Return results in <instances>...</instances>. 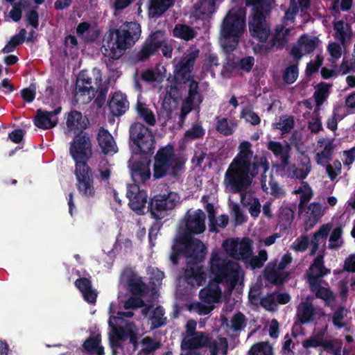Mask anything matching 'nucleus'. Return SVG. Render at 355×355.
I'll list each match as a JSON object with an SVG mask.
<instances>
[{
  "instance_id": "obj_1",
  "label": "nucleus",
  "mask_w": 355,
  "mask_h": 355,
  "mask_svg": "<svg viewBox=\"0 0 355 355\" xmlns=\"http://www.w3.org/2000/svg\"><path fill=\"white\" fill-rule=\"evenodd\" d=\"M251 148L252 144L247 141L239 144V153L224 175L225 189L234 193L248 191L253 179L261 172L260 183L263 191L277 196L282 195L284 192L275 181L267 159L263 156L254 155Z\"/></svg>"
},
{
  "instance_id": "obj_2",
  "label": "nucleus",
  "mask_w": 355,
  "mask_h": 355,
  "mask_svg": "<svg viewBox=\"0 0 355 355\" xmlns=\"http://www.w3.org/2000/svg\"><path fill=\"white\" fill-rule=\"evenodd\" d=\"M209 266L214 279L200 290L199 296L201 302L193 305V308L200 315L208 314L213 309L212 304L219 302L222 293L219 283L226 287L227 293L230 295L236 285L243 279V272L239 265L228 260L220 252H212Z\"/></svg>"
},
{
  "instance_id": "obj_3",
  "label": "nucleus",
  "mask_w": 355,
  "mask_h": 355,
  "mask_svg": "<svg viewBox=\"0 0 355 355\" xmlns=\"http://www.w3.org/2000/svg\"><path fill=\"white\" fill-rule=\"evenodd\" d=\"M173 253L170 257L171 261L175 263L178 257L182 254L187 261V267L184 273V279L192 287H199L204 284L207 278V274L202 266H197L206 255V247L199 239L192 238L189 235L180 236L172 246Z\"/></svg>"
},
{
  "instance_id": "obj_4",
  "label": "nucleus",
  "mask_w": 355,
  "mask_h": 355,
  "mask_svg": "<svg viewBox=\"0 0 355 355\" xmlns=\"http://www.w3.org/2000/svg\"><path fill=\"white\" fill-rule=\"evenodd\" d=\"M141 28L136 22H125L110 33L103 40L102 53L111 59H119L139 40Z\"/></svg>"
},
{
  "instance_id": "obj_5",
  "label": "nucleus",
  "mask_w": 355,
  "mask_h": 355,
  "mask_svg": "<svg viewBox=\"0 0 355 355\" xmlns=\"http://www.w3.org/2000/svg\"><path fill=\"white\" fill-rule=\"evenodd\" d=\"M141 28L136 22H125L110 33L103 40L102 53L111 59H119L139 40Z\"/></svg>"
},
{
  "instance_id": "obj_6",
  "label": "nucleus",
  "mask_w": 355,
  "mask_h": 355,
  "mask_svg": "<svg viewBox=\"0 0 355 355\" xmlns=\"http://www.w3.org/2000/svg\"><path fill=\"white\" fill-rule=\"evenodd\" d=\"M245 17L244 10L236 7L231 9L223 19L220 28V43L226 52L236 48L239 38L245 31Z\"/></svg>"
},
{
  "instance_id": "obj_7",
  "label": "nucleus",
  "mask_w": 355,
  "mask_h": 355,
  "mask_svg": "<svg viewBox=\"0 0 355 355\" xmlns=\"http://www.w3.org/2000/svg\"><path fill=\"white\" fill-rule=\"evenodd\" d=\"M185 161L174 155L173 148L167 146L159 150L155 157L153 176L159 179L171 173L178 176L183 170Z\"/></svg>"
},
{
  "instance_id": "obj_8",
  "label": "nucleus",
  "mask_w": 355,
  "mask_h": 355,
  "mask_svg": "<svg viewBox=\"0 0 355 355\" xmlns=\"http://www.w3.org/2000/svg\"><path fill=\"white\" fill-rule=\"evenodd\" d=\"M273 0H250L253 6L252 18L249 21L251 35L259 42H266L270 34V27L263 12H267Z\"/></svg>"
},
{
  "instance_id": "obj_9",
  "label": "nucleus",
  "mask_w": 355,
  "mask_h": 355,
  "mask_svg": "<svg viewBox=\"0 0 355 355\" xmlns=\"http://www.w3.org/2000/svg\"><path fill=\"white\" fill-rule=\"evenodd\" d=\"M101 81V73L98 69H94L90 75L80 73L76 80L74 94L76 101L80 104L89 103L100 87Z\"/></svg>"
},
{
  "instance_id": "obj_10",
  "label": "nucleus",
  "mask_w": 355,
  "mask_h": 355,
  "mask_svg": "<svg viewBox=\"0 0 355 355\" xmlns=\"http://www.w3.org/2000/svg\"><path fill=\"white\" fill-rule=\"evenodd\" d=\"M130 137L135 147L136 153H148L155 148V139L152 132L142 123L137 122L130 126Z\"/></svg>"
},
{
  "instance_id": "obj_11",
  "label": "nucleus",
  "mask_w": 355,
  "mask_h": 355,
  "mask_svg": "<svg viewBox=\"0 0 355 355\" xmlns=\"http://www.w3.org/2000/svg\"><path fill=\"white\" fill-rule=\"evenodd\" d=\"M222 246L227 255L236 260L248 261L253 254L252 241L247 237L227 239Z\"/></svg>"
},
{
  "instance_id": "obj_12",
  "label": "nucleus",
  "mask_w": 355,
  "mask_h": 355,
  "mask_svg": "<svg viewBox=\"0 0 355 355\" xmlns=\"http://www.w3.org/2000/svg\"><path fill=\"white\" fill-rule=\"evenodd\" d=\"M180 203V196L174 191L155 196L150 200V211L153 218H163L168 211Z\"/></svg>"
},
{
  "instance_id": "obj_13",
  "label": "nucleus",
  "mask_w": 355,
  "mask_h": 355,
  "mask_svg": "<svg viewBox=\"0 0 355 355\" xmlns=\"http://www.w3.org/2000/svg\"><path fill=\"white\" fill-rule=\"evenodd\" d=\"M197 322L189 320L185 325V331L181 343L183 349H197L207 347L210 343V337L204 332H196Z\"/></svg>"
},
{
  "instance_id": "obj_14",
  "label": "nucleus",
  "mask_w": 355,
  "mask_h": 355,
  "mask_svg": "<svg viewBox=\"0 0 355 355\" xmlns=\"http://www.w3.org/2000/svg\"><path fill=\"white\" fill-rule=\"evenodd\" d=\"M199 49L191 47L175 67V78L177 80L185 83L191 80V73L196 58L199 55Z\"/></svg>"
},
{
  "instance_id": "obj_15",
  "label": "nucleus",
  "mask_w": 355,
  "mask_h": 355,
  "mask_svg": "<svg viewBox=\"0 0 355 355\" xmlns=\"http://www.w3.org/2000/svg\"><path fill=\"white\" fill-rule=\"evenodd\" d=\"M326 207L318 202H313L299 207V214L304 221L305 232L312 229L323 217Z\"/></svg>"
},
{
  "instance_id": "obj_16",
  "label": "nucleus",
  "mask_w": 355,
  "mask_h": 355,
  "mask_svg": "<svg viewBox=\"0 0 355 355\" xmlns=\"http://www.w3.org/2000/svg\"><path fill=\"white\" fill-rule=\"evenodd\" d=\"M70 154L75 161L87 160L92 155L89 137L80 132L71 144Z\"/></svg>"
},
{
  "instance_id": "obj_17",
  "label": "nucleus",
  "mask_w": 355,
  "mask_h": 355,
  "mask_svg": "<svg viewBox=\"0 0 355 355\" xmlns=\"http://www.w3.org/2000/svg\"><path fill=\"white\" fill-rule=\"evenodd\" d=\"M184 230L189 234H201L205 230V214L200 209L189 210L184 219Z\"/></svg>"
},
{
  "instance_id": "obj_18",
  "label": "nucleus",
  "mask_w": 355,
  "mask_h": 355,
  "mask_svg": "<svg viewBox=\"0 0 355 355\" xmlns=\"http://www.w3.org/2000/svg\"><path fill=\"white\" fill-rule=\"evenodd\" d=\"M312 171V164L310 157L302 154L298 158L297 164H292L286 169L288 177L304 181Z\"/></svg>"
},
{
  "instance_id": "obj_19",
  "label": "nucleus",
  "mask_w": 355,
  "mask_h": 355,
  "mask_svg": "<svg viewBox=\"0 0 355 355\" xmlns=\"http://www.w3.org/2000/svg\"><path fill=\"white\" fill-rule=\"evenodd\" d=\"M334 140L330 138H320L315 147V159L318 165L324 166L331 159L334 150Z\"/></svg>"
},
{
  "instance_id": "obj_20",
  "label": "nucleus",
  "mask_w": 355,
  "mask_h": 355,
  "mask_svg": "<svg viewBox=\"0 0 355 355\" xmlns=\"http://www.w3.org/2000/svg\"><path fill=\"white\" fill-rule=\"evenodd\" d=\"M198 83L191 80L189 83V94L182 104L180 119L184 121L186 116L193 110L195 105H198L202 102L201 96L198 92Z\"/></svg>"
},
{
  "instance_id": "obj_21",
  "label": "nucleus",
  "mask_w": 355,
  "mask_h": 355,
  "mask_svg": "<svg viewBox=\"0 0 355 355\" xmlns=\"http://www.w3.org/2000/svg\"><path fill=\"white\" fill-rule=\"evenodd\" d=\"M120 284L128 289L133 295L142 293L146 286L141 278L130 269L123 271L120 277Z\"/></svg>"
},
{
  "instance_id": "obj_22",
  "label": "nucleus",
  "mask_w": 355,
  "mask_h": 355,
  "mask_svg": "<svg viewBox=\"0 0 355 355\" xmlns=\"http://www.w3.org/2000/svg\"><path fill=\"white\" fill-rule=\"evenodd\" d=\"M289 32V28H286L283 25H277L270 39L261 45V51L267 53L275 46L282 47L287 42Z\"/></svg>"
},
{
  "instance_id": "obj_23",
  "label": "nucleus",
  "mask_w": 355,
  "mask_h": 355,
  "mask_svg": "<svg viewBox=\"0 0 355 355\" xmlns=\"http://www.w3.org/2000/svg\"><path fill=\"white\" fill-rule=\"evenodd\" d=\"M147 193L141 191L137 184H131L128 187L127 197L129 198L130 207L136 211H141L147 202Z\"/></svg>"
},
{
  "instance_id": "obj_24",
  "label": "nucleus",
  "mask_w": 355,
  "mask_h": 355,
  "mask_svg": "<svg viewBox=\"0 0 355 355\" xmlns=\"http://www.w3.org/2000/svg\"><path fill=\"white\" fill-rule=\"evenodd\" d=\"M61 107H58L53 111L37 110L35 119V125L42 129H50L58 123L57 115L60 113Z\"/></svg>"
},
{
  "instance_id": "obj_25",
  "label": "nucleus",
  "mask_w": 355,
  "mask_h": 355,
  "mask_svg": "<svg viewBox=\"0 0 355 355\" xmlns=\"http://www.w3.org/2000/svg\"><path fill=\"white\" fill-rule=\"evenodd\" d=\"M120 319V317H115L110 315L109 319V326L112 329V332L114 334V338L116 340H124L127 337H130L131 339L135 336L138 333V329L136 325L132 323H127L125 328L118 327L115 324L117 320Z\"/></svg>"
},
{
  "instance_id": "obj_26",
  "label": "nucleus",
  "mask_w": 355,
  "mask_h": 355,
  "mask_svg": "<svg viewBox=\"0 0 355 355\" xmlns=\"http://www.w3.org/2000/svg\"><path fill=\"white\" fill-rule=\"evenodd\" d=\"M329 273L330 270L324 266V256L318 255L309 267L307 273L308 282L314 286V282H320V278Z\"/></svg>"
},
{
  "instance_id": "obj_27",
  "label": "nucleus",
  "mask_w": 355,
  "mask_h": 355,
  "mask_svg": "<svg viewBox=\"0 0 355 355\" xmlns=\"http://www.w3.org/2000/svg\"><path fill=\"white\" fill-rule=\"evenodd\" d=\"M317 45V41L308 35L302 36L297 45L293 46L291 54L295 59H300L303 55L312 52Z\"/></svg>"
},
{
  "instance_id": "obj_28",
  "label": "nucleus",
  "mask_w": 355,
  "mask_h": 355,
  "mask_svg": "<svg viewBox=\"0 0 355 355\" xmlns=\"http://www.w3.org/2000/svg\"><path fill=\"white\" fill-rule=\"evenodd\" d=\"M67 129L65 134L71 137L73 133L76 130H80L85 128L86 119L83 116L80 112L77 111H72L68 113L67 116Z\"/></svg>"
},
{
  "instance_id": "obj_29",
  "label": "nucleus",
  "mask_w": 355,
  "mask_h": 355,
  "mask_svg": "<svg viewBox=\"0 0 355 355\" xmlns=\"http://www.w3.org/2000/svg\"><path fill=\"white\" fill-rule=\"evenodd\" d=\"M268 150L272 151L275 157H278L284 165L288 164L290 158L291 146L288 143H280L270 141L267 144Z\"/></svg>"
},
{
  "instance_id": "obj_30",
  "label": "nucleus",
  "mask_w": 355,
  "mask_h": 355,
  "mask_svg": "<svg viewBox=\"0 0 355 355\" xmlns=\"http://www.w3.org/2000/svg\"><path fill=\"white\" fill-rule=\"evenodd\" d=\"M98 142L104 154H113L116 153L117 146L110 132L104 128L99 130Z\"/></svg>"
},
{
  "instance_id": "obj_31",
  "label": "nucleus",
  "mask_w": 355,
  "mask_h": 355,
  "mask_svg": "<svg viewBox=\"0 0 355 355\" xmlns=\"http://www.w3.org/2000/svg\"><path fill=\"white\" fill-rule=\"evenodd\" d=\"M128 107L125 96L121 92H115L109 102V108L114 116L123 114Z\"/></svg>"
},
{
  "instance_id": "obj_32",
  "label": "nucleus",
  "mask_w": 355,
  "mask_h": 355,
  "mask_svg": "<svg viewBox=\"0 0 355 355\" xmlns=\"http://www.w3.org/2000/svg\"><path fill=\"white\" fill-rule=\"evenodd\" d=\"M316 314L312 303L307 297L305 301L302 302L297 308V318L301 323H307L313 320Z\"/></svg>"
},
{
  "instance_id": "obj_33",
  "label": "nucleus",
  "mask_w": 355,
  "mask_h": 355,
  "mask_svg": "<svg viewBox=\"0 0 355 355\" xmlns=\"http://www.w3.org/2000/svg\"><path fill=\"white\" fill-rule=\"evenodd\" d=\"M241 194V202L243 206H248V211L250 215L257 218L261 212V204L259 200L257 198H254L247 191H239Z\"/></svg>"
},
{
  "instance_id": "obj_34",
  "label": "nucleus",
  "mask_w": 355,
  "mask_h": 355,
  "mask_svg": "<svg viewBox=\"0 0 355 355\" xmlns=\"http://www.w3.org/2000/svg\"><path fill=\"white\" fill-rule=\"evenodd\" d=\"M254 64V59L253 57L249 56L243 58L237 61H228L224 66L225 71L232 73L235 71L242 70L245 72H249L252 69Z\"/></svg>"
},
{
  "instance_id": "obj_35",
  "label": "nucleus",
  "mask_w": 355,
  "mask_h": 355,
  "mask_svg": "<svg viewBox=\"0 0 355 355\" xmlns=\"http://www.w3.org/2000/svg\"><path fill=\"white\" fill-rule=\"evenodd\" d=\"M288 273L281 270L278 266L268 265L264 271L265 278L272 284L279 285L287 278Z\"/></svg>"
},
{
  "instance_id": "obj_36",
  "label": "nucleus",
  "mask_w": 355,
  "mask_h": 355,
  "mask_svg": "<svg viewBox=\"0 0 355 355\" xmlns=\"http://www.w3.org/2000/svg\"><path fill=\"white\" fill-rule=\"evenodd\" d=\"M75 285L82 293L84 299L89 303H95L97 293L92 288L91 282L86 278H80L75 282Z\"/></svg>"
},
{
  "instance_id": "obj_37",
  "label": "nucleus",
  "mask_w": 355,
  "mask_h": 355,
  "mask_svg": "<svg viewBox=\"0 0 355 355\" xmlns=\"http://www.w3.org/2000/svg\"><path fill=\"white\" fill-rule=\"evenodd\" d=\"M332 228L331 224L327 223L321 225L319 230L315 232L313 234V237L311 240V248L310 251V254L313 255L318 249L319 245L321 243H324L325 241L326 238L327 237L329 232Z\"/></svg>"
},
{
  "instance_id": "obj_38",
  "label": "nucleus",
  "mask_w": 355,
  "mask_h": 355,
  "mask_svg": "<svg viewBox=\"0 0 355 355\" xmlns=\"http://www.w3.org/2000/svg\"><path fill=\"white\" fill-rule=\"evenodd\" d=\"M293 193L299 196V207H302L310 201L314 195V191L310 184L305 181H302L300 184L295 188Z\"/></svg>"
},
{
  "instance_id": "obj_39",
  "label": "nucleus",
  "mask_w": 355,
  "mask_h": 355,
  "mask_svg": "<svg viewBox=\"0 0 355 355\" xmlns=\"http://www.w3.org/2000/svg\"><path fill=\"white\" fill-rule=\"evenodd\" d=\"M172 3L173 0H150L148 5V15L151 17L161 15Z\"/></svg>"
},
{
  "instance_id": "obj_40",
  "label": "nucleus",
  "mask_w": 355,
  "mask_h": 355,
  "mask_svg": "<svg viewBox=\"0 0 355 355\" xmlns=\"http://www.w3.org/2000/svg\"><path fill=\"white\" fill-rule=\"evenodd\" d=\"M131 176L135 183H144L150 177V168L148 166L144 164L134 166Z\"/></svg>"
},
{
  "instance_id": "obj_41",
  "label": "nucleus",
  "mask_w": 355,
  "mask_h": 355,
  "mask_svg": "<svg viewBox=\"0 0 355 355\" xmlns=\"http://www.w3.org/2000/svg\"><path fill=\"white\" fill-rule=\"evenodd\" d=\"M311 290L315 293L316 297L322 299L327 305L332 306L334 302L333 293L328 288L320 286V282L309 284Z\"/></svg>"
},
{
  "instance_id": "obj_42",
  "label": "nucleus",
  "mask_w": 355,
  "mask_h": 355,
  "mask_svg": "<svg viewBox=\"0 0 355 355\" xmlns=\"http://www.w3.org/2000/svg\"><path fill=\"white\" fill-rule=\"evenodd\" d=\"M216 0H200L195 6V13L198 17L209 16L215 10Z\"/></svg>"
},
{
  "instance_id": "obj_43",
  "label": "nucleus",
  "mask_w": 355,
  "mask_h": 355,
  "mask_svg": "<svg viewBox=\"0 0 355 355\" xmlns=\"http://www.w3.org/2000/svg\"><path fill=\"white\" fill-rule=\"evenodd\" d=\"M211 355H226L228 349L227 340L225 338H218L208 344Z\"/></svg>"
},
{
  "instance_id": "obj_44",
  "label": "nucleus",
  "mask_w": 355,
  "mask_h": 355,
  "mask_svg": "<svg viewBox=\"0 0 355 355\" xmlns=\"http://www.w3.org/2000/svg\"><path fill=\"white\" fill-rule=\"evenodd\" d=\"M334 28L335 31V37L342 44H344L347 39L351 37V30L348 24L338 21L334 22Z\"/></svg>"
},
{
  "instance_id": "obj_45",
  "label": "nucleus",
  "mask_w": 355,
  "mask_h": 355,
  "mask_svg": "<svg viewBox=\"0 0 355 355\" xmlns=\"http://www.w3.org/2000/svg\"><path fill=\"white\" fill-rule=\"evenodd\" d=\"M101 341V336L98 334L86 340L83 347L89 352L96 354L97 355H103L104 354V349L100 345Z\"/></svg>"
},
{
  "instance_id": "obj_46",
  "label": "nucleus",
  "mask_w": 355,
  "mask_h": 355,
  "mask_svg": "<svg viewBox=\"0 0 355 355\" xmlns=\"http://www.w3.org/2000/svg\"><path fill=\"white\" fill-rule=\"evenodd\" d=\"M77 180V188L81 195L85 197L94 196L95 189L93 185L92 178L83 179L82 176H79Z\"/></svg>"
},
{
  "instance_id": "obj_47",
  "label": "nucleus",
  "mask_w": 355,
  "mask_h": 355,
  "mask_svg": "<svg viewBox=\"0 0 355 355\" xmlns=\"http://www.w3.org/2000/svg\"><path fill=\"white\" fill-rule=\"evenodd\" d=\"M166 318L164 317V311L161 306H157L150 311L149 321L152 329L158 328L164 325Z\"/></svg>"
},
{
  "instance_id": "obj_48",
  "label": "nucleus",
  "mask_w": 355,
  "mask_h": 355,
  "mask_svg": "<svg viewBox=\"0 0 355 355\" xmlns=\"http://www.w3.org/2000/svg\"><path fill=\"white\" fill-rule=\"evenodd\" d=\"M325 329L320 330L318 333H314L311 337L304 340L302 346L304 348L324 347L325 340L324 339Z\"/></svg>"
},
{
  "instance_id": "obj_49",
  "label": "nucleus",
  "mask_w": 355,
  "mask_h": 355,
  "mask_svg": "<svg viewBox=\"0 0 355 355\" xmlns=\"http://www.w3.org/2000/svg\"><path fill=\"white\" fill-rule=\"evenodd\" d=\"M295 121L294 118L291 116H282L278 119V121L273 123L275 129L279 130L282 134L290 132L294 127Z\"/></svg>"
},
{
  "instance_id": "obj_50",
  "label": "nucleus",
  "mask_w": 355,
  "mask_h": 355,
  "mask_svg": "<svg viewBox=\"0 0 355 355\" xmlns=\"http://www.w3.org/2000/svg\"><path fill=\"white\" fill-rule=\"evenodd\" d=\"M247 324V318L245 316L239 312L235 313L231 318L230 323L227 324V327L233 331H241Z\"/></svg>"
},
{
  "instance_id": "obj_51",
  "label": "nucleus",
  "mask_w": 355,
  "mask_h": 355,
  "mask_svg": "<svg viewBox=\"0 0 355 355\" xmlns=\"http://www.w3.org/2000/svg\"><path fill=\"white\" fill-rule=\"evenodd\" d=\"M173 33L175 37L187 41L193 39L196 36L195 31L184 24H177L173 31Z\"/></svg>"
},
{
  "instance_id": "obj_52",
  "label": "nucleus",
  "mask_w": 355,
  "mask_h": 355,
  "mask_svg": "<svg viewBox=\"0 0 355 355\" xmlns=\"http://www.w3.org/2000/svg\"><path fill=\"white\" fill-rule=\"evenodd\" d=\"M26 35V31L24 28L21 29L19 33L12 37L8 44L4 46L3 51L5 53L12 52L17 45L24 42Z\"/></svg>"
},
{
  "instance_id": "obj_53",
  "label": "nucleus",
  "mask_w": 355,
  "mask_h": 355,
  "mask_svg": "<svg viewBox=\"0 0 355 355\" xmlns=\"http://www.w3.org/2000/svg\"><path fill=\"white\" fill-rule=\"evenodd\" d=\"M331 85L322 83L319 84L314 93V98L318 107H320L329 94Z\"/></svg>"
},
{
  "instance_id": "obj_54",
  "label": "nucleus",
  "mask_w": 355,
  "mask_h": 355,
  "mask_svg": "<svg viewBox=\"0 0 355 355\" xmlns=\"http://www.w3.org/2000/svg\"><path fill=\"white\" fill-rule=\"evenodd\" d=\"M165 33L162 31H156L146 40L149 44L157 51L166 42Z\"/></svg>"
},
{
  "instance_id": "obj_55",
  "label": "nucleus",
  "mask_w": 355,
  "mask_h": 355,
  "mask_svg": "<svg viewBox=\"0 0 355 355\" xmlns=\"http://www.w3.org/2000/svg\"><path fill=\"white\" fill-rule=\"evenodd\" d=\"M272 348L268 343H259L254 345L248 355H272Z\"/></svg>"
},
{
  "instance_id": "obj_56",
  "label": "nucleus",
  "mask_w": 355,
  "mask_h": 355,
  "mask_svg": "<svg viewBox=\"0 0 355 355\" xmlns=\"http://www.w3.org/2000/svg\"><path fill=\"white\" fill-rule=\"evenodd\" d=\"M343 230L338 227L335 228L329 237V247L330 249L336 250L342 246L343 241L342 239Z\"/></svg>"
},
{
  "instance_id": "obj_57",
  "label": "nucleus",
  "mask_w": 355,
  "mask_h": 355,
  "mask_svg": "<svg viewBox=\"0 0 355 355\" xmlns=\"http://www.w3.org/2000/svg\"><path fill=\"white\" fill-rule=\"evenodd\" d=\"M137 112L140 116L149 125H154L156 120L153 112L148 109L146 105L138 103L137 106Z\"/></svg>"
},
{
  "instance_id": "obj_58",
  "label": "nucleus",
  "mask_w": 355,
  "mask_h": 355,
  "mask_svg": "<svg viewBox=\"0 0 355 355\" xmlns=\"http://www.w3.org/2000/svg\"><path fill=\"white\" fill-rule=\"evenodd\" d=\"M86 160H78L76 162L75 175L76 180H78L79 176H82L83 179H89L92 178V173L89 167L85 163Z\"/></svg>"
},
{
  "instance_id": "obj_59",
  "label": "nucleus",
  "mask_w": 355,
  "mask_h": 355,
  "mask_svg": "<svg viewBox=\"0 0 355 355\" xmlns=\"http://www.w3.org/2000/svg\"><path fill=\"white\" fill-rule=\"evenodd\" d=\"M235 125L230 124L225 118H218L216 121V130L223 135H230L234 132Z\"/></svg>"
},
{
  "instance_id": "obj_60",
  "label": "nucleus",
  "mask_w": 355,
  "mask_h": 355,
  "mask_svg": "<svg viewBox=\"0 0 355 355\" xmlns=\"http://www.w3.org/2000/svg\"><path fill=\"white\" fill-rule=\"evenodd\" d=\"M164 77V74L162 73L161 69L159 68L156 69V71L151 69H148L141 75L142 79L149 83L161 82Z\"/></svg>"
},
{
  "instance_id": "obj_61",
  "label": "nucleus",
  "mask_w": 355,
  "mask_h": 355,
  "mask_svg": "<svg viewBox=\"0 0 355 355\" xmlns=\"http://www.w3.org/2000/svg\"><path fill=\"white\" fill-rule=\"evenodd\" d=\"M326 171L331 180H334L342 171V164L340 161L336 159L331 164H325Z\"/></svg>"
},
{
  "instance_id": "obj_62",
  "label": "nucleus",
  "mask_w": 355,
  "mask_h": 355,
  "mask_svg": "<svg viewBox=\"0 0 355 355\" xmlns=\"http://www.w3.org/2000/svg\"><path fill=\"white\" fill-rule=\"evenodd\" d=\"M250 264L252 268H261L264 263L268 260V253L265 250H260L258 254L252 256L249 259Z\"/></svg>"
},
{
  "instance_id": "obj_63",
  "label": "nucleus",
  "mask_w": 355,
  "mask_h": 355,
  "mask_svg": "<svg viewBox=\"0 0 355 355\" xmlns=\"http://www.w3.org/2000/svg\"><path fill=\"white\" fill-rule=\"evenodd\" d=\"M327 51L330 55V62L335 63L342 56L341 46L336 42H330L327 46Z\"/></svg>"
},
{
  "instance_id": "obj_64",
  "label": "nucleus",
  "mask_w": 355,
  "mask_h": 355,
  "mask_svg": "<svg viewBox=\"0 0 355 355\" xmlns=\"http://www.w3.org/2000/svg\"><path fill=\"white\" fill-rule=\"evenodd\" d=\"M260 304L262 307L269 311L277 309V303L275 300V293L268 294L261 299Z\"/></svg>"
}]
</instances>
